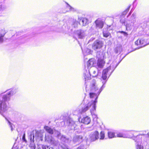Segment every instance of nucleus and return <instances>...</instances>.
<instances>
[{"instance_id": "obj_4", "label": "nucleus", "mask_w": 149, "mask_h": 149, "mask_svg": "<svg viewBox=\"0 0 149 149\" xmlns=\"http://www.w3.org/2000/svg\"><path fill=\"white\" fill-rule=\"evenodd\" d=\"M92 103L88 102L86 104L84 105L81 104L79 108L78 114H81L86 112L89 109H90V111H95L96 109V106H95V104H92Z\"/></svg>"}, {"instance_id": "obj_13", "label": "nucleus", "mask_w": 149, "mask_h": 149, "mask_svg": "<svg viewBox=\"0 0 149 149\" xmlns=\"http://www.w3.org/2000/svg\"><path fill=\"white\" fill-rule=\"evenodd\" d=\"M79 121L86 125L89 124L91 121L90 118L88 116L83 117L82 118H79Z\"/></svg>"}, {"instance_id": "obj_7", "label": "nucleus", "mask_w": 149, "mask_h": 149, "mask_svg": "<svg viewBox=\"0 0 149 149\" xmlns=\"http://www.w3.org/2000/svg\"><path fill=\"white\" fill-rule=\"evenodd\" d=\"M90 90L91 91L93 92H97L98 93V94H100L103 89L101 90L102 86L100 89H98L96 85V81L95 79L92 80L90 86Z\"/></svg>"}, {"instance_id": "obj_48", "label": "nucleus", "mask_w": 149, "mask_h": 149, "mask_svg": "<svg viewBox=\"0 0 149 149\" xmlns=\"http://www.w3.org/2000/svg\"><path fill=\"white\" fill-rule=\"evenodd\" d=\"M94 39V38H91L88 41V42H89L90 41H93Z\"/></svg>"}, {"instance_id": "obj_30", "label": "nucleus", "mask_w": 149, "mask_h": 149, "mask_svg": "<svg viewBox=\"0 0 149 149\" xmlns=\"http://www.w3.org/2000/svg\"><path fill=\"white\" fill-rule=\"evenodd\" d=\"M67 5L68 6H67V12L69 11L74 12L76 11V10L75 9L71 7L68 4H67Z\"/></svg>"}, {"instance_id": "obj_34", "label": "nucleus", "mask_w": 149, "mask_h": 149, "mask_svg": "<svg viewBox=\"0 0 149 149\" xmlns=\"http://www.w3.org/2000/svg\"><path fill=\"white\" fill-rule=\"evenodd\" d=\"M100 140L103 139L104 138V133L103 132L101 131L100 133Z\"/></svg>"}, {"instance_id": "obj_9", "label": "nucleus", "mask_w": 149, "mask_h": 149, "mask_svg": "<svg viewBox=\"0 0 149 149\" xmlns=\"http://www.w3.org/2000/svg\"><path fill=\"white\" fill-rule=\"evenodd\" d=\"M45 141L52 145L56 146L58 144L57 141L54 139L51 136H49L48 135H45Z\"/></svg>"}, {"instance_id": "obj_35", "label": "nucleus", "mask_w": 149, "mask_h": 149, "mask_svg": "<svg viewBox=\"0 0 149 149\" xmlns=\"http://www.w3.org/2000/svg\"><path fill=\"white\" fill-rule=\"evenodd\" d=\"M6 8V6L4 5L0 4V11L4 10Z\"/></svg>"}, {"instance_id": "obj_38", "label": "nucleus", "mask_w": 149, "mask_h": 149, "mask_svg": "<svg viewBox=\"0 0 149 149\" xmlns=\"http://www.w3.org/2000/svg\"><path fill=\"white\" fill-rule=\"evenodd\" d=\"M94 111H90V112L91 113V114L93 116V117L94 118H97V116L94 113Z\"/></svg>"}, {"instance_id": "obj_3", "label": "nucleus", "mask_w": 149, "mask_h": 149, "mask_svg": "<svg viewBox=\"0 0 149 149\" xmlns=\"http://www.w3.org/2000/svg\"><path fill=\"white\" fill-rule=\"evenodd\" d=\"M96 69L95 67H93L88 69V72L86 71L84 73V79L85 81V83H86V81L90 80L91 79L90 76H92L93 77H96L97 75V73L96 72Z\"/></svg>"}, {"instance_id": "obj_18", "label": "nucleus", "mask_w": 149, "mask_h": 149, "mask_svg": "<svg viewBox=\"0 0 149 149\" xmlns=\"http://www.w3.org/2000/svg\"><path fill=\"white\" fill-rule=\"evenodd\" d=\"M83 137L81 135H76L73 139V141L74 143H77L82 141Z\"/></svg>"}, {"instance_id": "obj_49", "label": "nucleus", "mask_w": 149, "mask_h": 149, "mask_svg": "<svg viewBox=\"0 0 149 149\" xmlns=\"http://www.w3.org/2000/svg\"><path fill=\"white\" fill-rule=\"evenodd\" d=\"M43 136L42 135V134H41V136H40V139L41 141L43 140Z\"/></svg>"}, {"instance_id": "obj_32", "label": "nucleus", "mask_w": 149, "mask_h": 149, "mask_svg": "<svg viewBox=\"0 0 149 149\" xmlns=\"http://www.w3.org/2000/svg\"><path fill=\"white\" fill-rule=\"evenodd\" d=\"M128 21H127V20L126 21L127 23L126 25H125L126 29L127 30H128V29H131L132 28V26H134L133 24L132 25L131 24H130L128 23Z\"/></svg>"}, {"instance_id": "obj_47", "label": "nucleus", "mask_w": 149, "mask_h": 149, "mask_svg": "<svg viewBox=\"0 0 149 149\" xmlns=\"http://www.w3.org/2000/svg\"><path fill=\"white\" fill-rule=\"evenodd\" d=\"M133 11V10L132 9L131 10V11H130V12L129 13L128 15L127 16V17L128 18V17H129V16L131 15L132 13V12Z\"/></svg>"}, {"instance_id": "obj_25", "label": "nucleus", "mask_w": 149, "mask_h": 149, "mask_svg": "<svg viewBox=\"0 0 149 149\" xmlns=\"http://www.w3.org/2000/svg\"><path fill=\"white\" fill-rule=\"evenodd\" d=\"M1 31V32L3 33L1 34L0 33V43H2L3 42V37L6 33V31L4 29H2Z\"/></svg>"}, {"instance_id": "obj_43", "label": "nucleus", "mask_w": 149, "mask_h": 149, "mask_svg": "<svg viewBox=\"0 0 149 149\" xmlns=\"http://www.w3.org/2000/svg\"><path fill=\"white\" fill-rule=\"evenodd\" d=\"M130 132V133H129V134H128V135L131 136V137L130 138H132V139L134 140V139H133L134 138V137H135V136H133V137H132V136H133V134L132 133V132H129V131L128 132Z\"/></svg>"}, {"instance_id": "obj_46", "label": "nucleus", "mask_w": 149, "mask_h": 149, "mask_svg": "<svg viewBox=\"0 0 149 149\" xmlns=\"http://www.w3.org/2000/svg\"><path fill=\"white\" fill-rule=\"evenodd\" d=\"M61 126H65V121H63L61 123Z\"/></svg>"}, {"instance_id": "obj_45", "label": "nucleus", "mask_w": 149, "mask_h": 149, "mask_svg": "<svg viewBox=\"0 0 149 149\" xmlns=\"http://www.w3.org/2000/svg\"><path fill=\"white\" fill-rule=\"evenodd\" d=\"M86 52H87V54H91V50L89 49H87L86 50Z\"/></svg>"}, {"instance_id": "obj_15", "label": "nucleus", "mask_w": 149, "mask_h": 149, "mask_svg": "<svg viewBox=\"0 0 149 149\" xmlns=\"http://www.w3.org/2000/svg\"><path fill=\"white\" fill-rule=\"evenodd\" d=\"M76 33L77 35L79 38H83L86 35V31L81 29L77 31Z\"/></svg>"}, {"instance_id": "obj_2", "label": "nucleus", "mask_w": 149, "mask_h": 149, "mask_svg": "<svg viewBox=\"0 0 149 149\" xmlns=\"http://www.w3.org/2000/svg\"><path fill=\"white\" fill-rule=\"evenodd\" d=\"M143 133L137 135L134 138V140L136 142V149H143L141 145L142 139L144 137L149 138V132L147 133L146 131L143 132Z\"/></svg>"}, {"instance_id": "obj_36", "label": "nucleus", "mask_w": 149, "mask_h": 149, "mask_svg": "<svg viewBox=\"0 0 149 149\" xmlns=\"http://www.w3.org/2000/svg\"><path fill=\"white\" fill-rule=\"evenodd\" d=\"M73 22L74 24H73V26H74V27H77L79 23L78 22L75 20Z\"/></svg>"}, {"instance_id": "obj_21", "label": "nucleus", "mask_w": 149, "mask_h": 149, "mask_svg": "<svg viewBox=\"0 0 149 149\" xmlns=\"http://www.w3.org/2000/svg\"><path fill=\"white\" fill-rule=\"evenodd\" d=\"M130 132H124L123 133H119L117 134V137H123V138H131V136L128 135Z\"/></svg>"}, {"instance_id": "obj_28", "label": "nucleus", "mask_w": 149, "mask_h": 149, "mask_svg": "<svg viewBox=\"0 0 149 149\" xmlns=\"http://www.w3.org/2000/svg\"><path fill=\"white\" fill-rule=\"evenodd\" d=\"M103 34L104 37L106 38H107L111 35L110 33L107 31V29H104Z\"/></svg>"}, {"instance_id": "obj_16", "label": "nucleus", "mask_w": 149, "mask_h": 149, "mask_svg": "<svg viewBox=\"0 0 149 149\" xmlns=\"http://www.w3.org/2000/svg\"><path fill=\"white\" fill-rule=\"evenodd\" d=\"M146 42H145L143 38L141 39H138L135 42V45H144L143 46H141V47L138 48L137 49H139L140 48L142 47H143L145 46L146 45H147V44H146Z\"/></svg>"}, {"instance_id": "obj_17", "label": "nucleus", "mask_w": 149, "mask_h": 149, "mask_svg": "<svg viewBox=\"0 0 149 149\" xmlns=\"http://www.w3.org/2000/svg\"><path fill=\"white\" fill-rule=\"evenodd\" d=\"M96 27L97 28L102 29L104 25L103 22L100 19L96 20L95 21Z\"/></svg>"}, {"instance_id": "obj_12", "label": "nucleus", "mask_w": 149, "mask_h": 149, "mask_svg": "<svg viewBox=\"0 0 149 149\" xmlns=\"http://www.w3.org/2000/svg\"><path fill=\"white\" fill-rule=\"evenodd\" d=\"M120 62V61L118 63H117L116 62V61H114L111 64L109 67L106 68L107 69H108V70L109 71L110 70H111V72H110V74L109 75V76H110Z\"/></svg>"}, {"instance_id": "obj_41", "label": "nucleus", "mask_w": 149, "mask_h": 149, "mask_svg": "<svg viewBox=\"0 0 149 149\" xmlns=\"http://www.w3.org/2000/svg\"><path fill=\"white\" fill-rule=\"evenodd\" d=\"M22 139L24 142L25 143H26L27 141L25 139V133H24V134L22 137Z\"/></svg>"}, {"instance_id": "obj_51", "label": "nucleus", "mask_w": 149, "mask_h": 149, "mask_svg": "<svg viewBox=\"0 0 149 149\" xmlns=\"http://www.w3.org/2000/svg\"><path fill=\"white\" fill-rule=\"evenodd\" d=\"M49 149H54L52 147H50L49 148Z\"/></svg>"}, {"instance_id": "obj_50", "label": "nucleus", "mask_w": 149, "mask_h": 149, "mask_svg": "<svg viewBox=\"0 0 149 149\" xmlns=\"http://www.w3.org/2000/svg\"><path fill=\"white\" fill-rule=\"evenodd\" d=\"M35 149H41V148L39 146H38L37 148H36Z\"/></svg>"}, {"instance_id": "obj_52", "label": "nucleus", "mask_w": 149, "mask_h": 149, "mask_svg": "<svg viewBox=\"0 0 149 149\" xmlns=\"http://www.w3.org/2000/svg\"><path fill=\"white\" fill-rule=\"evenodd\" d=\"M63 13H65V12H63Z\"/></svg>"}, {"instance_id": "obj_42", "label": "nucleus", "mask_w": 149, "mask_h": 149, "mask_svg": "<svg viewBox=\"0 0 149 149\" xmlns=\"http://www.w3.org/2000/svg\"><path fill=\"white\" fill-rule=\"evenodd\" d=\"M119 32L123 34V35L125 36L126 37H127V35H128V34L127 33H126L125 32L123 31H120Z\"/></svg>"}, {"instance_id": "obj_14", "label": "nucleus", "mask_w": 149, "mask_h": 149, "mask_svg": "<svg viewBox=\"0 0 149 149\" xmlns=\"http://www.w3.org/2000/svg\"><path fill=\"white\" fill-rule=\"evenodd\" d=\"M95 65V61L94 58H92L90 59L87 63V66L88 69L91 67H94Z\"/></svg>"}, {"instance_id": "obj_39", "label": "nucleus", "mask_w": 149, "mask_h": 149, "mask_svg": "<svg viewBox=\"0 0 149 149\" xmlns=\"http://www.w3.org/2000/svg\"><path fill=\"white\" fill-rule=\"evenodd\" d=\"M125 20L124 18H122L120 20V22L123 24H124V25H125Z\"/></svg>"}, {"instance_id": "obj_33", "label": "nucleus", "mask_w": 149, "mask_h": 149, "mask_svg": "<svg viewBox=\"0 0 149 149\" xmlns=\"http://www.w3.org/2000/svg\"><path fill=\"white\" fill-rule=\"evenodd\" d=\"M5 119L8 122V125L11 128V131H13V125L12 124L9 120H8L6 118H5Z\"/></svg>"}, {"instance_id": "obj_40", "label": "nucleus", "mask_w": 149, "mask_h": 149, "mask_svg": "<svg viewBox=\"0 0 149 149\" xmlns=\"http://www.w3.org/2000/svg\"><path fill=\"white\" fill-rule=\"evenodd\" d=\"M56 134L58 138L59 139L60 138V137L62 135L60 132L58 131H57Z\"/></svg>"}, {"instance_id": "obj_22", "label": "nucleus", "mask_w": 149, "mask_h": 149, "mask_svg": "<svg viewBox=\"0 0 149 149\" xmlns=\"http://www.w3.org/2000/svg\"><path fill=\"white\" fill-rule=\"evenodd\" d=\"M32 135H30L29 136V138L30 139L31 141V143H30L29 146L31 149H35L36 146L35 144L34 143V135L33 134V139H32Z\"/></svg>"}, {"instance_id": "obj_1", "label": "nucleus", "mask_w": 149, "mask_h": 149, "mask_svg": "<svg viewBox=\"0 0 149 149\" xmlns=\"http://www.w3.org/2000/svg\"><path fill=\"white\" fill-rule=\"evenodd\" d=\"M18 91V88L14 87L7 90L6 94L4 95L2 97L0 98V114L4 117V113L7 111L8 107L6 102L10 100V97L15 95Z\"/></svg>"}, {"instance_id": "obj_44", "label": "nucleus", "mask_w": 149, "mask_h": 149, "mask_svg": "<svg viewBox=\"0 0 149 149\" xmlns=\"http://www.w3.org/2000/svg\"><path fill=\"white\" fill-rule=\"evenodd\" d=\"M42 149H49V148L48 146L45 145H42Z\"/></svg>"}, {"instance_id": "obj_26", "label": "nucleus", "mask_w": 149, "mask_h": 149, "mask_svg": "<svg viewBox=\"0 0 149 149\" xmlns=\"http://www.w3.org/2000/svg\"><path fill=\"white\" fill-rule=\"evenodd\" d=\"M44 129L46 131L50 134H52L54 133V131L53 129L47 126H45Z\"/></svg>"}, {"instance_id": "obj_10", "label": "nucleus", "mask_w": 149, "mask_h": 149, "mask_svg": "<svg viewBox=\"0 0 149 149\" xmlns=\"http://www.w3.org/2000/svg\"><path fill=\"white\" fill-rule=\"evenodd\" d=\"M99 134L98 131L92 132L89 135V139L91 142L94 141L99 138Z\"/></svg>"}, {"instance_id": "obj_23", "label": "nucleus", "mask_w": 149, "mask_h": 149, "mask_svg": "<svg viewBox=\"0 0 149 149\" xmlns=\"http://www.w3.org/2000/svg\"><path fill=\"white\" fill-rule=\"evenodd\" d=\"M105 62L102 59H98L97 60V65L98 68H102L104 65Z\"/></svg>"}, {"instance_id": "obj_8", "label": "nucleus", "mask_w": 149, "mask_h": 149, "mask_svg": "<svg viewBox=\"0 0 149 149\" xmlns=\"http://www.w3.org/2000/svg\"><path fill=\"white\" fill-rule=\"evenodd\" d=\"M100 94H98V93L97 92H91L89 93L90 97L91 98H94L95 99L94 100H92L89 103H92V104H94L95 106H96V103L97 102V99Z\"/></svg>"}, {"instance_id": "obj_19", "label": "nucleus", "mask_w": 149, "mask_h": 149, "mask_svg": "<svg viewBox=\"0 0 149 149\" xmlns=\"http://www.w3.org/2000/svg\"><path fill=\"white\" fill-rule=\"evenodd\" d=\"M59 139L61 142L65 143H68L71 141V139L63 135H62Z\"/></svg>"}, {"instance_id": "obj_5", "label": "nucleus", "mask_w": 149, "mask_h": 149, "mask_svg": "<svg viewBox=\"0 0 149 149\" xmlns=\"http://www.w3.org/2000/svg\"><path fill=\"white\" fill-rule=\"evenodd\" d=\"M108 72H109V71L108 70V69L107 68L104 69L102 71L101 80L103 84L102 86L101 90L102 89H104L105 88V85L107 83L109 78L110 77L109 76L108 77H107V75Z\"/></svg>"}, {"instance_id": "obj_37", "label": "nucleus", "mask_w": 149, "mask_h": 149, "mask_svg": "<svg viewBox=\"0 0 149 149\" xmlns=\"http://www.w3.org/2000/svg\"><path fill=\"white\" fill-rule=\"evenodd\" d=\"M85 148V146L83 144H81L76 149H84Z\"/></svg>"}, {"instance_id": "obj_11", "label": "nucleus", "mask_w": 149, "mask_h": 149, "mask_svg": "<svg viewBox=\"0 0 149 149\" xmlns=\"http://www.w3.org/2000/svg\"><path fill=\"white\" fill-rule=\"evenodd\" d=\"M102 41L99 40H97L95 41L92 46V49L95 50L100 49L102 46Z\"/></svg>"}, {"instance_id": "obj_20", "label": "nucleus", "mask_w": 149, "mask_h": 149, "mask_svg": "<svg viewBox=\"0 0 149 149\" xmlns=\"http://www.w3.org/2000/svg\"><path fill=\"white\" fill-rule=\"evenodd\" d=\"M136 16V13H134L130 17L127 19V21H128L129 22H130L131 23H132L133 24L134 26V23L136 21L135 19Z\"/></svg>"}, {"instance_id": "obj_31", "label": "nucleus", "mask_w": 149, "mask_h": 149, "mask_svg": "<svg viewBox=\"0 0 149 149\" xmlns=\"http://www.w3.org/2000/svg\"><path fill=\"white\" fill-rule=\"evenodd\" d=\"M130 6H129L122 13L121 17H124L125 15L129 11Z\"/></svg>"}, {"instance_id": "obj_24", "label": "nucleus", "mask_w": 149, "mask_h": 149, "mask_svg": "<svg viewBox=\"0 0 149 149\" xmlns=\"http://www.w3.org/2000/svg\"><path fill=\"white\" fill-rule=\"evenodd\" d=\"M122 50V46L119 44H117L116 47L114 49V51L116 54L120 53Z\"/></svg>"}, {"instance_id": "obj_6", "label": "nucleus", "mask_w": 149, "mask_h": 149, "mask_svg": "<svg viewBox=\"0 0 149 149\" xmlns=\"http://www.w3.org/2000/svg\"><path fill=\"white\" fill-rule=\"evenodd\" d=\"M67 123L68 126L70 130H75L77 129V123L74 122L72 119L68 117H66Z\"/></svg>"}, {"instance_id": "obj_27", "label": "nucleus", "mask_w": 149, "mask_h": 149, "mask_svg": "<svg viewBox=\"0 0 149 149\" xmlns=\"http://www.w3.org/2000/svg\"><path fill=\"white\" fill-rule=\"evenodd\" d=\"M81 20L83 26H85L88 23V19L86 18H82Z\"/></svg>"}, {"instance_id": "obj_29", "label": "nucleus", "mask_w": 149, "mask_h": 149, "mask_svg": "<svg viewBox=\"0 0 149 149\" xmlns=\"http://www.w3.org/2000/svg\"><path fill=\"white\" fill-rule=\"evenodd\" d=\"M108 135L109 138H112L115 137V133L111 131H108Z\"/></svg>"}]
</instances>
